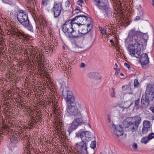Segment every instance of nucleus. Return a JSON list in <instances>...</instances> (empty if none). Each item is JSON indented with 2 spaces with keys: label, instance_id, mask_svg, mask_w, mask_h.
<instances>
[{
  "label": "nucleus",
  "instance_id": "obj_33",
  "mask_svg": "<svg viewBox=\"0 0 154 154\" xmlns=\"http://www.w3.org/2000/svg\"><path fill=\"white\" fill-rule=\"evenodd\" d=\"M83 3V0H78L77 3L78 5H80L81 7L82 6V4Z\"/></svg>",
  "mask_w": 154,
  "mask_h": 154
},
{
  "label": "nucleus",
  "instance_id": "obj_38",
  "mask_svg": "<svg viewBox=\"0 0 154 154\" xmlns=\"http://www.w3.org/2000/svg\"><path fill=\"white\" fill-rule=\"evenodd\" d=\"M75 11L76 13V14H78L80 12V10L77 8L75 9Z\"/></svg>",
  "mask_w": 154,
  "mask_h": 154
},
{
  "label": "nucleus",
  "instance_id": "obj_12",
  "mask_svg": "<svg viewBox=\"0 0 154 154\" xmlns=\"http://www.w3.org/2000/svg\"><path fill=\"white\" fill-rule=\"evenodd\" d=\"M153 100L150 98H149L146 95H143L141 100V106L143 108H146L149 105L150 101H152Z\"/></svg>",
  "mask_w": 154,
  "mask_h": 154
},
{
  "label": "nucleus",
  "instance_id": "obj_3",
  "mask_svg": "<svg viewBox=\"0 0 154 154\" xmlns=\"http://www.w3.org/2000/svg\"><path fill=\"white\" fill-rule=\"evenodd\" d=\"M76 136L80 137L82 141L77 143L75 145V149L79 154H90L88 150V142L91 140L90 132L88 131L79 132L77 133Z\"/></svg>",
  "mask_w": 154,
  "mask_h": 154
},
{
  "label": "nucleus",
  "instance_id": "obj_14",
  "mask_svg": "<svg viewBox=\"0 0 154 154\" xmlns=\"http://www.w3.org/2000/svg\"><path fill=\"white\" fill-rule=\"evenodd\" d=\"M71 31L69 33V34L67 36L68 38H79L81 37L80 34L79 32H78L77 34V29L76 28H73L72 29Z\"/></svg>",
  "mask_w": 154,
  "mask_h": 154
},
{
  "label": "nucleus",
  "instance_id": "obj_24",
  "mask_svg": "<svg viewBox=\"0 0 154 154\" xmlns=\"http://www.w3.org/2000/svg\"><path fill=\"white\" fill-rule=\"evenodd\" d=\"M149 129V128L143 127L142 130V133L143 134H146Z\"/></svg>",
  "mask_w": 154,
  "mask_h": 154
},
{
  "label": "nucleus",
  "instance_id": "obj_52",
  "mask_svg": "<svg viewBox=\"0 0 154 154\" xmlns=\"http://www.w3.org/2000/svg\"><path fill=\"white\" fill-rule=\"evenodd\" d=\"M26 0L27 1L29 2V0Z\"/></svg>",
  "mask_w": 154,
  "mask_h": 154
},
{
  "label": "nucleus",
  "instance_id": "obj_47",
  "mask_svg": "<svg viewBox=\"0 0 154 154\" xmlns=\"http://www.w3.org/2000/svg\"><path fill=\"white\" fill-rule=\"evenodd\" d=\"M125 86H122V88L123 89L125 87Z\"/></svg>",
  "mask_w": 154,
  "mask_h": 154
},
{
  "label": "nucleus",
  "instance_id": "obj_23",
  "mask_svg": "<svg viewBox=\"0 0 154 154\" xmlns=\"http://www.w3.org/2000/svg\"><path fill=\"white\" fill-rule=\"evenodd\" d=\"M86 36L87 38H88V39H91L93 34L90 31L88 32L86 34Z\"/></svg>",
  "mask_w": 154,
  "mask_h": 154
},
{
  "label": "nucleus",
  "instance_id": "obj_4",
  "mask_svg": "<svg viewBox=\"0 0 154 154\" xmlns=\"http://www.w3.org/2000/svg\"><path fill=\"white\" fill-rule=\"evenodd\" d=\"M17 17L18 22L24 27L26 28L28 30L33 32V27L29 23L26 12L22 10H20L17 12Z\"/></svg>",
  "mask_w": 154,
  "mask_h": 154
},
{
  "label": "nucleus",
  "instance_id": "obj_30",
  "mask_svg": "<svg viewBox=\"0 0 154 154\" xmlns=\"http://www.w3.org/2000/svg\"><path fill=\"white\" fill-rule=\"evenodd\" d=\"M41 22H42L43 27H46L47 26L48 23H47V21L43 19L42 20Z\"/></svg>",
  "mask_w": 154,
  "mask_h": 154
},
{
  "label": "nucleus",
  "instance_id": "obj_51",
  "mask_svg": "<svg viewBox=\"0 0 154 154\" xmlns=\"http://www.w3.org/2000/svg\"><path fill=\"white\" fill-rule=\"evenodd\" d=\"M115 65H116V66H118V65H117V64L116 63V64H115Z\"/></svg>",
  "mask_w": 154,
  "mask_h": 154
},
{
  "label": "nucleus",
  "instance_id": "obj_1",
  "mask_svg": "<svg viewBox=\"0 0 154 154\" xmlns=\"http://www.w3.org/2000/svg\"><path fill=\"white\" fill-rule=\"evenodd\" d=\"M148 37L147 35L136 31L135 29L130 30L127 38L125 39V45L130 54L133 57L138 58L141 54V46H143L147 42Z\"/></svg>",
  "mask_w": 154,
  "mask_h": 154
},
{
  "label": "nucleus",
  "instance_id": "obj_50",
  "mask_svg": "<svg viewBox=\"0 0 154 154\" xmlns=\"http://www.w3.org/2000/svg\"><path fill=\"white\" fill-rule=\"evenodd\" d=\"M100 154H104L103 152H100Z\"/></svg>",
  "mask_w": 154,
  "mask_h": 154
},
{
  "label": "nucleus",
  "instance_id": "obj_39",
  "mask_svg": "<svg viewBox=\"0 0 154 154\" xmlns=\"http://www.w3.org/2000/svg\"><path fill=\"white\" fill-rule=\"evenodd\" d=\"M85 64L83 63H81L80 65V67L81 68H83L85 66Z\"/></svg>",
  "mask_w": 154,
  "mask_h": 154
},
{
  "label": "nucleus",
  "instance_id": "obj_18",
  "mask_svg": "<svg viewBox=\"0 0 154 154\" xmlns=\"http://www.w3.org/2000/svg\"><path fill=\"white\" fill-rule=\"evenodd\" d=\"M133 121L132 122L138 128L141 122V118L138 116H135L133 118Z\"/></svg>",
  "mask_w": 154,
  "mask_h": 154
},
{
  "label": "nucleus",
  "instance_id": "obj_34",
  "mask_svg": "<svg viewBox=\"0 0 154 154\" xmlns=\"http://www.w3.org/2000/svg\"><path fill=\"white\" fill-rule=\"evenodd\" d=\"M125 66V67L127 68L128 69H130V66L129 64L127 63H124Z\"/></svg>",
  "mask_w": 154,
  "mask_h": 154
},
{
  "label": "nucleus",
  "instance_id": "obj_48",
  "mask_svg": "<svg viewBox=\"0 0 154 154\" xmlns=\"http://www.w3.org/2000/svg\"><path fill=\"white\" fill-rule=\"evenodd\" d=\"M132 104V103H131V104L128 107V108H129Z\"/></svg>",
  "mask_w": 154,
  "mask_h": 154
},
{
  "label": "nucleus",
  "instance_id": "obj_42",
  "mask_svg": "<svg viewBox=\"0 0 154 154\" xmlns=\"http://www.w3.org/2000/svg\"><path fill=\"white\" fill-rule=\"evenodd\" d=\"M13 139H14V141H16L17 142L18 141V140H17V138L15 137H13ZM16 142H14V143H15Z\"/></svg>",
  "mask_w": 154,
  "mask_h": 154
},
{
  "label": "nucleus",
  "instance_id": "obj_25",
  "mask_svg": "<svg viewBox=\"0 0 154 154\" xmlns=\"http://www.w3.org/2000/svg\"><path fill=\"white\" fill-rule=\"evenodd\" d=\"M140 102V98H138L135 101V105H134L135 106L137 107H139V106Z\"/></svg>",
  "mask_w": 154,
  "mask_h": 154
},
{
  "label": "nucleus",
  "instance_id": "obj_36",
  "mask_svg": "<svg viewBox=\"0 0 154 154\" xmlns=\"http://www.w3.org/2000/svg\"><path fill=\"white\" fill-rule=\"evenodd\" d=\"M107 120L108 121V122L109 123H110L111 121V119L110 118V117L109 116V115H107Z\"/></svg>",
  "mask_w": 154,
  "mask_h": 154
},
{
  "label": "nucleus",
  "instance_id": "obj_27",
  "mask_svg": "<svg viewBox=\"0 0 154 154\" xmlns=\"http://www.w3.org/2000/svg\"><path fill=\"white\" fill-rule=\"evenodd\" d=\"M134 85L135 87H138L139 86V83L137 79H135L134 80Z\"/></svg>",
  "mask_w": 154,
  "mask_h": 154
},
{
  "label": "nucleus",
  "instance_id": "obj_19",
  "mask_svg": "<svg viewBox=\"0 0 154 154\" xmlns=\"http://www.w3.org/2000/svg\"><path fill=\"white\" fill-rule=\"evenodd\" d=\"M96 74L95 72H90L88 74V76L91 79H96L98 80L100 79L101 77H96Z\"/></svg>",
  "mask_w": 154,
  "mask_h": 154
},
{
  "label": "nucleus",
  "instance_id": "obj_20",
  "mask_svg": "<svg viewBox=\"0 0 154 154\" xmlns=\"http://www.w3.org/2000/svg\"><path fill=\"white\" fill-rule=\"evenodd\" d=\"M150 122L145 121L143 122V127L150 128Z\"/></svg>",
  "mask_w": 154,
  "mask_h": 154
},
{
  "label": "nucleus",
  "instance_id": "obj_5",
  "mask_svg": "<svg viewBox=\"0 0 154 154\" xmlns=\"http://www.w3.org/2000/svg\"><path fill=\"white\" fill-rule=\"evenodd\" d=\"M92 2L99 9L105 11V18L108 16L109 11L110 9L108 0H92Z\"/></svg>",
  "mask_w": 154,
  "mask_h": 154
},
{
  "label": "nucleus",
  "instance_id": "obj_13",
  "mask_svg": "<svg viewBox=\"0 0 154 154\" xmlns=\"http://www.w3.org/2000/svg\"><path fill=\"white\" fill-rule=\"evenodd\" d=\"M110 127L111 128H115L114 132L117 136L119 137L123 135V130L122 125H119L117 126V127H115V125L114 124H112L111 125H110Z\"/></svg>",
  "mask_w": 154,
  "mask_h": 154
},
{
  "label": "nucleus",
  "instance_id": "obj_45",
  "mask_svg": "<svg viewBox=\"0 0 154 154\" xmlns=\"http://www.w3.org/2000/svg\"><path fill=\"white\" fill-rule=\"evenodd\" d=\"M34 120H35L34 119H33V120H31V122H31V124H30V126H31L32 125H31V124H32V123H33V122H34L33 121Z\"/></svg>",
  "mask_w": 154,
  "mask_h": 154
},
{
  "label": "nucleus",
  "instance_id": "obj_9",
  "mask_svg": "<svg viewBox=\"0 0 154 154\" xmlns=\"http://www.w3.org/2000/svg\"><path fill=\"white\" fill-rule=\"evenodd\" d=\"M76 23V22H74L72 20H69L62 25L61 27L62 31L67 37L71 31L73 25Z\"/></svg>",
  "mask_w": 154,
  "mask_h": 154
},
{
  "label": "nucleus",
  "instance_id": "obj_10",
  "mask_svg": "<svg viewBox=\"0 0 154 154\" xmlns=\"http://www.w3.org/2000/svg\"><path fill=\"white\" fill-rule=\"evenodd\" d=\"M145 95L149 98H154V83H150L146 86Z\"/></svg>",
  "mask_w": 154,
  "mask_h": 154
},
{
  "label": "nucleus",
  "instance_id": "obj_40",
  "mask_svg": "<svg viewBox=\"0 0 154 154\" xmlns=\"http://www.w3.org/2000/svg\"><path fill=\"white\" fill-rule=\"evenodd\" d=\"M140 19V17L139 16H136L134 18L135 20H139Z\"/></svg>",
  "mask_w": 154,
  "mask_h": 154
},
{
  "label": "nucleus",
  "instance_id": "obj_17",
  "mask_svg": "<svg viewBox=\"0 0 154 154\" xmlns=\"http://www.w3.org/2000/svg\"><path fill=\"white\" fill-rule=\"evenodd\" d=\"M12 37H17L18 38L22 39V38L23 36V34L21 33L19 30L17 29H15L12 32Z\"/></svg>",
  "mask_w": 154,
  "mask_h": 154
},
{
  "label": "nucleus",
  "instance_id": "obj_44",
  "mask_svg": "<svg viewBox=\"0 0 154 154\" xmlns=\"http://www.w3.org/2000/svg\"><path fill=\"white\" fill-rule=\"evenodd\" d=\"M152 1V4L154 7V0H151Z\"/></svg>",
  "mask_w": 154,
  "mask_h": 154
},
{
  "label": "nucleus",
  "instance_id": "obj_11",
  "mask_svg": "<svg viewBox=\"0 0 154 154\" xmlns=\"http://www.w3.org/2000/svg\"><path fill=\"white\" fill-rule=\"evenodd\" d=\"M92 26L91 23H87L86 25H84L83 26L80 27V29H79L78 31L79 32L81 37L90 31L92 28Z\"/></svg>",
  "mask_w": 154,
  "mask_h": 154
},
{
  "label": "nucleus",
  "instance_id": "obj_2",
  "mask_svg": "<svg viewBox=\"0 0 154 154\" xmlns=\"http://www.w3.org/2000/svg\"><path fill=\"white\" fill-rule=\"evenodd\" d=\"M62 94L67 105L66 109L67 116H75L78 114V109L72 91L69 90L68 87H65L63 88Z\"/></svg>",
  "mask_w": 154,
  "mask_h": 154
},
{
  "label": "nucleus",
  "instance_id": "obj_8",
  "mask_svg": "<svg viewBox=\"0 0 154 154\" xmlns=\"http://www.w3.org/2000/svg\"><path fill=\"white\" fill-rule=\"evenodd\" d=\"M62 0H59L58 1L55 2L52 11L53 12L55 18L57 17L60 15L61 11L63 10L62 5Z\"/></svg>",
  "mask_w": 154,
  "mask_h": 154
},
{
  "label": "nucleus",
  "instance_id": "obj_37",
  "mask_svg": "<svg viewBox=\"0 0 154 154\" xmlns=\"http://www.w3.org/2000/svg\"><path fill=\"white\" fill-rule=\"evenodd\" d=\"M66 6H69V4H70V2L69 1H67L66 2Z\"/></svg>",
  "mask_w": 154,
  "mask_h": 154
},
{
  "label": "nucleus",
  "instance_id": "obj_35",
  "mask_svg": "<svg viewBox=\"0 0 154 154\" xmlns=\"http://www.w3.org/2000/svg\"><path fill=\"white\" fill-rule=\"evenodd\" d=\"M132 146L134 149H136L137 148V144L136 143H134L133 144Z\"/></svg>",
  "mask_w": 154,
  "mask_h": 154
},
{
  "label": "nucleus",
  "instance_id": "obj_16",
  "mask_svg": "<svg viewBox=\"0 0 154 154\" xmlns=\"http://www.w3.org/2000/svg\"><path fill=\"white\" fill-rule=\"evenodd\" d=\"M125 128L126 130L132 132L136 131L137 129V127L131 122H129L126 124Z\"/></svg>",
  "mask_w": 154,
  "mask_h": 154
},
{
  "label": "nucleus",
  "instance_id": "obj_26",
  "mask_svg": "<svg viewBox=\"0 0 154 154\" xmlns=\"http://www.w3.org/2000/svg\"><path fill=\"white\" fill-rule=\"evenodd\" d=\"M100 30L101 31V33L103 35L106 34V28H101Z\"/></svg>",
  "mask_w": 154,
  "mask_h": 154
},
{
  "label": "nucleus",
  "instance_id": "obj_32",
  "mask_svg": "<svg viewBox=\"0 0 154 154\" xmlns=\"http://www.w3.org/2000/svg\"><path fill=\"white\" fill-rule=\"evenodd\" d=\"M3 2L6 4H8L10 5H11L12 4V2L10 0H2Z\"/></svg>",
  "mask_w": 154,
  "mask_h": 154
},
{
  "label": "nucleus",
  "instance_id": "obj_7",
  "mask_svg": "<svg viewBox=\"0 0 154 154\" xmlns=\"http://www.w3.org/2000/svg\"><path fill=\"white\" fill-rule=\"evenodd\" d=\"M83 123V119L82 116L80 114L79 117L74 119L72 122L69 124L67 129L69 135L73 131L75 130L78 127L81 125Z\"/></svg>",
  "mask_w": 154,
  "mask_h": 154
},
{
  "label": "nucleus",
  "instance_id": "obj_22",
  "mask_svg": "<svg viewBox=\"0 0 154 154\" xmlns=\"http://www.w3.org/2000/svg\"><path fill=\"white\" fill-rule=\"evenodd\" d=\"M96 141H92L90 144L91 147L93 149L96 147Z\"/></svg>",
  "mask_w": 154,
  "mask_h": 154
},
{
  "label": "nucleus",
  "instance_id": "obj_43",
  "mask_svg": "<svg viewBox=\"0 0 154 154\" xmlns=\"http://www.w3.org/2000/svg\"><path fill=\"white\" fill-rule=\"evenodd\" d=\"M10 140L11 141V142L12 143H13V142L14 143V139H13V137H12L11 138Z\"/></svg>",
  "mask_w": 154,
  "mask_h": 154
},
{
  "label": "nucleus",
  "instance_id": "obj_46",
  "mask_svg": "<svg viewBox=\"0 0 154 154\" xmlns=\"http://www.w3.org/2000/svg\"><path fill=\"white\" fill-rule=\"evenodd\" d=\"M110 43H113V40L112 39H111V40H110Z\"/></svg>",
  "mask_w": 154,
  "mask_h": 154
},
{
  "label": "nucleus",
  "instance_id": "obj_29",
  "mask_svg": "<svg viewBox=\"0 0 154 154\" xmlns=\"http://www.w3.org/2000/svg\"><path fill=\"white\" fill-rule=\"evenodd\" d=\"M49 2L48 0H42V5L44 6H46L48 4V2Z\"/></svg>",
  "mask_w": 154,
  "mask_h": 154
},
{
  "label": "nucleus",
  "instance_id": "obj_53",
  "mask_svg": "<svg viewBox=\"0 0 154 154\" xmlns=\"http://www.w3.org/2000/svg\"><path fill=\"white\" fill-rule=\"evenodd\" d=\"M153 119H154V118H153Z\"/></svg>",
  "mask_w": 154,
  "mask_h": 154
},
{
  "label": "nucleus",
  "instance_id": "obj_31",
  "mask_svg": "<svg viewBox=\"0 0 154 154\" xmlns=\"http://www.w3.org/2000/svg\"><path fill=\"white\" fill-rule=\"evenodd\" d=\"M112 92L111 94V96L112 97H115V89L114 88H112Z\"/></svg>",
  "mask_w": 154,
  "mask_h": 154
},
{
  "label": "nucleus",
  "instance_id": "obj_15",
  "mask_svg": "<svg viewBox=\"0 0 154 154\" xmlns=\"http://www.w3.org/2000/svg\"><path fill=\"white\" fill-rule=\"evenodd\" d=\"M140 60L143 67L144 65L148 64L149 62V59L147 54L145 53L143 54L140 56Z\"/></svg>",
  "mask_w": 154,
  "mask_h": 154
},
{
  "label": "nucleus",
  "instance_id": "obj_28",
  "mask_svg": "<svg viewBox=\"0 0 154 154\" xmlns=\"http://www.w3.org/2000/svg\"><path fill=\"white\" fill-rule=\"evenodd\" d=\"M147 137L149 140L152 139L154 138V133H151L148 135Z\"/></svg>",
  "mask_w": 154,
  "mask_h": 154
},
{
  "label": "nucleus",
  "instance_id": "obj_21",
  "mask_svg": "<svg viewBox=\"0 0 154 154\" xmlns=\"http://www.w3.org/2000/svg\"><path fill=\"white\" fill-rule=\"evenodd\" d=\"M148 141L149 139H148L147 137H143L142 138L141 140V142L146 144Z\"/></svg>",
  "mask_w": 154,
  "mask_h": 154
},
{
  "label": "nucleus",
  "instance_id": "obj_54",
  "mask_svg": "<svg viewBox=\"0 0 154 154\" xmlns=\"http://www.w3.org/2000/svg\"><path fill=\"white\" fill-rule=\"evenodd\" d=\"M48 1H49V0H48Z\"/></svg>",
  "mask_w": 154,
  "mask_h": 154
},
{
  "label": "nucleus",
  "instance_id": "obj_41",
  "mask_svg": "<svg viewBox=\"0 0 154 154\" xmlns=\"http://www.w3.org/2000/svg\"><path fill=\"white\" fill-rule=\"evenodd\" d=\"M150 109L154 113V107L151 106L150 107Z\"/></svg>",
  "mask_w": 154,
  "mask_h": 154
},
{
  "label": "nucleus",
  "instance_id": "obj_6",
  "mask_svg": "<svg viewBox=\"0 0 154 154\" xmlns=\"http://www.w3.org/2000/svg\"><path fill=\"white\" fill-rule=\"evenodd\" d=\"M87 15H80L76 16L72 19L74 22H76V23H79V24L82 25H85L87 23H91V19L88 16V15L85 13Z\"/></svg>",
  "mask_w": 154,
  "mask_h": 154
},
{
  "label": "nucleus",
  "instance_id": "obj_49",
  "mask_svg": "<svg viewBox=\"0 0 154 154\" xmlns=\"http://www.w3.org/2000/svg\"><path fill=\"white\" fill-rule=\"evenodd\" d=\"M120 75H124L123 74H122V73H121Z\"/></svg>",
  "mask_w": 154,
  "mask_h": 154
}]
</instances>
